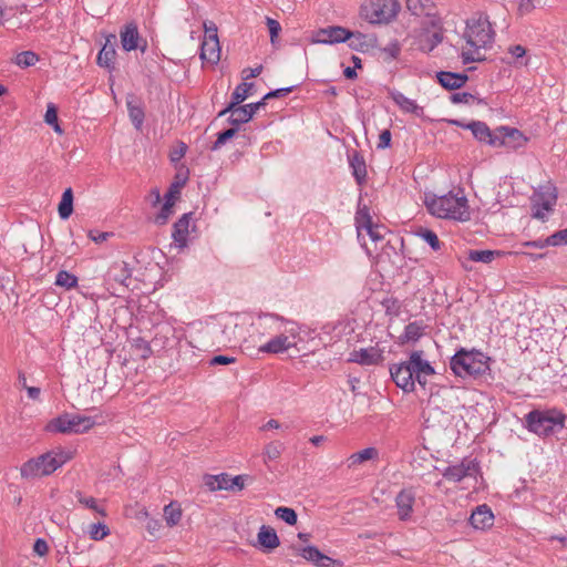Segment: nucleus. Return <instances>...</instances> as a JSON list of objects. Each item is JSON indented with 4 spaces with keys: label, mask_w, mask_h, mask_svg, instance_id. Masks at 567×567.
<instances>
[{
    "label": "nucleus",
    "mask_w": 567,
    "mask_h": 567,
    "mask_svg": "<svg viewBox=\"0 0 567 567\" xmlns=\"http://www.w3.org/2000/svg\"><path fill=\"white\" fill-rule=\"evenodd\" d=\"M495 32L486 16L478 14L466 22L465 45L462 48L464 63L485 60V51L492 47Z\"/></svg>",
    "instance_id": "obj_1"
},
{
    "label": "nucleus",
    "mask_w": 567,
    "mask_h": 567,
    "mask_svg": "<svg viewBox=\"0 0 567 567\" xmlns=\"http://www.w3.org/2000/svg\"><path fill=\"white\" fill-rule=\"evenodd\" d=\"M429 212L439 218L466 221L471 218L467 199L464 195L449 193L443 196L426 197Z\"/></svg>",
    "instance_id": "obj_2"
},
{
    "label": "nucleus",
    "mask_w": 567,
    "mask_h": 567,
    "mask_svg": "<svg viewBox=\"0 0 567 567\" xmlns=\"http://www.w3.org/2000/svg\"><path fill=\"white\" fill-rule=\"evenodd\" d=\"M566 417V414L557 409H536L526 414V429L540 437H548L565 427Z\"/></svg>",
    "instance_id": "obj_3"
},
{
    "label": "nucleus",
    "mask_w": 567,
    "mask_h": 567,
    "mask_svg": "<svg viewBox=\"0 0 567 567\" xmlns=\"http://www.w3.org/2000/svg\"><path fill=\"white\" fill-rule=\"evenodd\" d=\"M73 456L72 452L64 450L48 452L35 458L27 461L21 466L20 474L27 480L47 476L72 460Z\"/></svg>",
    "instance_id": "obj_4"
},
{
    "label": "nucleus",
    "mask_w": 567,
    "mask_h": 567,
    "mask_svg": "<svg viewBox=\"0 0 567 567\" xmlns=\"http://www.w3.org/2000/svg\"><path fill=\"white\" fill-rule=\"evenodd\" d=\"M284 320L275 316H266L259 322V327L264 330L279 332L267 343L260 346L259 351L266 353H281L296 346L295 338L297 331L295 328L281 331Z\"/></svg>",
    "instance_id": "obj_5"
},
{
    "label": "nucleus",
    "mask_w": 567,
    "mask_h": 567,
    "mask_svg": "<svg viewBox=\"0 0 567 567\" xmlns=\"http://www.w3.org/2000/svg\"><path fill=\"white\" fill-rule=\"evenodd\" d=\"M450 365L457 377H476L488 370V358L476 350L461 349L452 357Z\"/></svg>",
    "instance_id": "obj_6"
},
{
    "label": "nucleus",
    "mask_w": 567,
    "mask_h": 567,
    "mask_svg": "<svg viewBox=\"0 0 567 567\" xmlns=\"http://www.w3.org/2000/svg\"><path fill=\"white\" fill-rule=\"evenodd\" d=\"M396 0H365L360 8V16L372 24H388L392 22L399 11Z\"/></svg>",
    "instance_id": "obj_7"
},
{
    "label": "nucleus",
    "mask_w": 567,
    "mask_h": 567,
    "mask_svg": "<svg viewBox=\"0 0 567 567\" xmlns=\"http://www.w3.org/2000/svg\"><path fill=\"white\" fill-rule=\"evenodd\" d=\"M96 424L92 416L76 413H64L51 420L45 430L51 433L82 434L89 432Z\"/></svg>",
    "instance_id": "obj_8"
},
{
    "label": "nucleus",
    "mask_w": 567,
    "mask_h": 567,
    "mask_svg": "<svg viewBox=\"0 0 567 567\" xmlns=\"http://www.w3.org/2000/svg\"><path fill=\"white\" fill-rule=\"evenodd\" d=\"M557 195L553 186L540 187L532 197L533 217L544 220L546 214L553 210Z\"/></svg>",
    "instance_id": "obj_9"
},
{
    "label": "nucleus",
    "mask_w": 567,
    "mask_h": 567,
    "mask_svg": "<svg viewBox=\"0 0 567 567\" xmlns=\"http://www.w3.org/2000/svg\"><path fill=\"white\" fill-rule=\"evenodd\" d=\"M391 378L404 392L410 393L415 389V377L409 361L394 364L390 368Z\"/></svg>",
    "instance_id": "obj_10"
},
{
    "label": "nucleus",
    "mask_w": 567,
    "mask_h": 567,
    "mask_svg": "<svg viewBox=\"0 0 567 567\" xmlns=\"http://www.w3.org/2000/svg\"><path fill=\"white\" fill-rule=\"evenodd\" d=\"M478 473V465L474 460L464 458L458 464L446 467L443 476L450 482H461L466 477H475Z\"/></svg>",
    "instance_id": "obj_11"
},
{
    "label": "nucleus",
    "mask_w": 567,
    "mask_h": 567,
    "mask_svg": "<svg viewBox=\"0 0 567 567\" xmlns=\"http://www.w3.org/2000/svg\"><path fill=\"white\" fill-rule=\"evenodd\" d=\"M408 361L412 368L415 380L420 385L425 386L427 377L433 375L435 371L430 362L423 359V351H413Z\"/></svg>",
    "instance_id": "obj_12"
},
{
    "label": "nucleus",
    "mask_w": 567,
    "mask_h": 567,
    "mask_svg": "<svg viewBox=\"0 0 567 567\" xmlns=\"http://www.w3.org/2000/svg\"><path fill=\"white\" fill-rule=\"evenodd\" d=\"M350 35L351 31L343 27H328L316 32L313 42L322 44L341 43L346 42Z\"/></svg>",
    "instance_id": "obj_13"
},
{
    "label": "nucleus",
    "mask_w": 567,
    "mask_h": 567,
    "mask_svg": "<svg viewBox=\"0 0 567 567\" xmlns=\"http://www.w3.org/2000/svg\"><path fill=\"white\" fill-rule=\"evenodd\" d=\"M383 350L378 347L361 348L353 350L348 361L361 365H377L383 361Z\"/></svg>",
    "instance_id": "obj_14"
},
{
    "label": "nucleus",
    "mask_w": 567,
    "mask_h": 567,
    "mask_svg": "<svg viewBox=\"0 0 567 567\" xmlns=\"http://www.w3.org/2000/svg\"><path fill=\"white\" fill-rule=\"evenodd\" d=\"M121 44L125 51H132L140 49L143 53L146 51L147 43L143 41V44L140 43V33L137 25L135 23H127L120 32Z\"/></svg>",
    "instance_id": "obj_15"
},
{
    "label": "nucleus",
    "mask_w": 567,
    "mask_h": 567,
    "mask_svg": "<svg viewBox=\"0 0 567 567\" xmlns=\"http://www.w3.org/2000/svg\"><path fill=\"white\" fill-rule=\"evenodd\" d=\"M528 138L517 128L502 126L498 128V146L518 150L526 145Z\"/></svg>",
    "instance_id": "obj_16"
},
{
    "label": "nucleus",
    "mask_w": 567,
    "mask_h": 567,
    "mask_svg": "<svg viewBox=\"0 0 567 567\" xmlns=\"http://www.w3.org/2000/svg\"><path fill=\"white\" fill-rule=\"evenodd\" d=\"M415 503V493L412 489H402L395 497L396 514L400 520L411 518Z\"/></svg>",
    "instance_id": "obj_17"
},
{
    "label": "nucleus",
    "mask_w": 567,
    "mask_h": 567,
    "mask_svg": "<svg viewBox=\"0 0 567 567\" xmlns=\"http://www.w3.org/2000/svg\"><path fill=\"white\" fill-rule=\"evenodd\" d=\"M464 127L471 130L474 137L480 142H485L495 147L498 146V131L496 133H492L489 127L484 122L474 121L464 125Z\"/></svg>",
    "instance_id": "obj_18"
},
{
    "label": "nucleus",
    "mask_w": 567,
    "mask_h": 567,
    "mask_svg": "<svg viewBox=\"0 0 567 567\" xmlns=\"http://www.w3.org/2000/svg\"><path fill=\"white\" fill-rule=\"evenodd\" d=\"M470 524L475 529H487L494 524V514L487 505H480L472 512Z\"/></svg>",
    "instance_id": "obj_19"
},
{
    "label": "nucleus",
    "mask_w": 567,
    "mask_h": 567,
    "mask_svg": "<svg viewBox=\"0 0 567 567\" xmlns=\"http://www.w3.org/2000/svg\"><path fill=\"white\" fill-rule=\"evenodd\" d=\"M115 44H116V37L114 34H110L106 38L103 48L100 50V52L97 54L96 62L100 66L106 68L109 70L114 69L115 56H116Z\"/></svg>",
    "instance_id": "obj_20"
},
{
    "label": "nucleus",
    "mask_w": 567,
    "mask_h": 567,
    "mask_svg": "<svg viewBox=\"0 0 567 567\" xmlns=\"http://www.w3.org/2000/svg\"><path fill=\"white\" fill-rule=\"evenodd\" d=\"M200 59L210 64L220 60V45L218 38L205 37L200 48Z\"/></svg>",
    "instance_id": "obj_21"
},
{
    "label": "nucleus",
    "mask_w": 567,
    "mask_h": 567,
    "mask_svg": "<svg viewBox=\"0 0 567 567\" xmlns=\"http://www.w3.org/2000/svg\"><path fill=\"white\" fill-rule=\"evenodd\" d=\"M192 216V213L184 214L173 226L172 237L179 248L187 246Z\"/></svg>",
    "instance_id": "obj_22"
},
{
    "label": "nucleus",
    "mask_w": 567,
    "mask_h": 567,
    "mask_svg": "<svg viewBox=\"0 0 567 567\" xmlns=\"http://www.w3.org/2000/svg\"><path fill=\"white\" fill-rule=\"evenodd\" d=\"M443 41V31L441 28L433 30H423L419 34L417 48L423 52H431Z\"/></svg>",
    "instance_id": "obj_23"
},
{
    "label": "nucleus",
    "mask_w": 567,
    "mask_h": 567,
    "mask_svg": "<svg viewBox=\"0 0 567 567\" xmlns=\"http://www.w3.org/2000/svg\"><path fill=\"white\" fill-rule=\"evenodd\" d=\"M257 539L265 551H271L280 545V540L276 530L272 527L266 525H262L259 528Z\"/></svg>",
    "instance_id": "obj_24"
},
{
    "label": "nucleus",
    "mask_w": 567,
    "mask_h": 567,
    "mask_svg": "<svg viewBox=\"0 0 567 567\" xmlns=\"http://www.w3.org/2000/svg\"><path fill=\"white\" fill-rule=\"evenodd\" d=\"M229 113V123L233 125H239L247 123L251 120V113L250 110L248 111L245 105H234L228 104L226 109L219 112V116H224L225 114Z\"/></svg>",
    "instance_id": "obj_25"
},
{
    "label": "nucleus",
    "mask_w": 567,
    "mask_h": 567,
    "mask_svg": "<svg viewBox=\"0 0 567 567\" xmlns=\"http://www.w3.org/2000/svg\"><path fill=\"white\" fill-rule=\"evenodd\" d=\"M441 401L442 400H441V396L439 393L432 394L430 396L427 404L423 411L425 421L427 423H430L431 420L440 422V419H439L440 416L446 417V414H447L446 406H444V409H442L440 405Z\"/></svg>",
    "instance_id": "obj_26"
},
{
    "label": "nucleus",
    "mask_w": 567,
    "mask_h": 567,
    "mask_svg": "<svg viewBox=\"0 0 567 567\" xmlns=\"http://www.w3.org/2000/svg\"><path fill=\"white\" fill-rule=\"evenodd\" d=\"M436 76L440 84L449 90L460 89L467 81V75L461 73L441 71Z\"/></svg>",
    "instance_id": "obj_27"
},
{
    "label": "nucleus",
    "mask_w": 567,
    "mask_h": 567,
    "mask_svg": "<svg viewBox=\"0 0 567 567\" xmlns=\"http://www.w3.org/2000/svg\"><path fill=\"white\" fill-rule=\"evenodd\" d=\"M391 97L403 112L411 113L416 116L423 115V107L419 106L414 100L406 97L403 93L392 92Z\"/></svg>",
    "instance_id": "obj_28"
},
{
    "label": "nucleus",
    "mask_w": 567,
    "mask_h": 567,
    "mask_svg": "<svg viewBox=\"0 0 567 567\" xmlns=\"http://www.w3.org/2000/svg\"><path fill=\"white\" fill-rule=\"evenodd\" d=\"M204 484L210 492L231 489V486L229 485V474L227 473H221L218 475L207 474L204 476Z\"/></svg>",
    "instance_id": "obj_29"
},
{
    "label": "nucleus",
    "mask_w": 567,
    "mask_h": 567,
    "mask_svg": "<svg viewBox=\"0 0 567 567\" xmlns=\"http://www.w3.org/2000/svg\"><path fill=\"white\" fill-rule=\"evenodd\" d=\"M425 324L422 321L410 322L405 327L404 332L400 336L399 342L401 344L408 342H415L423 336Z\"/></svg>",
    "instance_id": "obj_30"
},
{
    "label": "nucleus",
    "mask_w": 567,
    "mask_h": 567,
    "mask_svg": "<svg viewBox=\"0 0 567 567\" xmlns=\"http://www.w3.org/2000/svg\"><path fill=\"white\" fill-rule=\"evenodd\" d=\"M300 555L308 561L313 563L319 567H327L332 559L323 555L317 547L307 546L300 550Z\"/></svg>",
    "instance_id": "obj_31"
},
{
    "label": "nucleus",
    "mask_w": 567,
    "mask_h": 567,
    "mask_svg": "<svg viewBox=\"0 0 567 567\" xmlns=\"http://www.w3.org/2000/svg\"><path fill=\"white\" fill-rule=\"evenodd\" d=\"M379 457V451L375 447H367L359 452L351 454L347 462L349 467L363 464L364 462L377 460Z\"/></svg>",
    "instance_id": "obj_32"
},
{
    "label": "nucleus",
    "mask_w": 567,
    "mask_h": 567,
    "mask_svg": "<svg viewBox=\"0 0 567 567\" xmlns=\"http://www.w3.org/2000/svg\"><path fill=\"white\" fill-rule=\"evenodd\" d=\"M284 451L285 444L280 441L267 443L262 451L264 463L268 465L270 462L279 460Z\"/></svg>",
    "instance_id": "obj_33"
},
{
    "label": "nucleus",
    "mask_w": 567,
    "mask_h": 567,
    "mask_svg": "<svg viewBox=\"0 0 567 567\" xmlns=\"http://www.w3.org/2000/svg\"><path fill=\"white\" fill-rule=\"evenodd\" d=\"M350 166L357 183L362 185L367 178V166L363 157L358 153H354L350 158Z\"/></svg>",
    "instance_id": "obj_34"
},
{
    "label": "nucleus",
    "mask_w": 567,
    "mask_h": 567,
    "mask_svg": "<svg viewBox=\"0 0 567 567\" xmlns=\"http://www.w3.org/2000/svg\"><path fill=\"white\" fill-rule=\"evenodd\" d=\"M349 47L358 50L363 51L368 48H370L375 39L371 35L363 34L361 32H351V35L348 38Z\"/></svg>",
    "instance_id": "obj_35"
},
{
    "label": "nucleus",
    "mask_w": 567,
    "mask_h": 567,
    "mask_svg": "<svg viewBox=\"0 0 567 567\" xmlns=\"http://www.w3.org/2000/svg\"><path fill=\"white\" fill-rule=\"evenodd\" d=\"M406 8L414 16H430L433 2L431 0H406Z\"/></svg>",
    "instance_id": "obj_36"
},
{
    "label": "nucleus",
    "mask_w": 567,
    "mask_h": 567,
    "mask_svg": "<svg viewBox=\"0 0 567 567\" xmlns=\"http://www.w3.org/2000/svg\"><path fill=\"white\" fill-rule=\"evenodd\" d=\"M561 244H567V228L555 233L549 236L545 241H530L526 243V246H532L536 248H543L547 246H558Z\"/></svg>",
    "instance_id": "obj_37"
},
{
    "label": "nucleus",
    "mask_w": 567,
    "mask_h": 567,
    "mask_svg": "<svg viewBox=\"0 0 567 567\" xmlns=\"http://www.w3.org/2000/svg\"><path fill=\"white\" fill-rule=\"evenodd\" d=\"M58 212L62 219H68L73 213V192L71 188L63 192Z\"/></svg>",
    "instance_id": "obj_38"
},
{
    "label": "nucleus",
    "mask_w": 567,
    "mask_h": 567,
    "mask_svg": "<svg viewBox=\"0 0 567 567\" xmlns=\"http://www.w3.org/2000/svg\"><path fill=\"white\" fill-rule=\"evenodd\" d=\"M182 515V508L175 502H172L164 507V519L169 527L176 526L181 522Z\"/></svg>",
    "instance_id": "obj_39"
},
{
    "label": "nucleus",
    "mask_w": 567,
    "mask_h": 567,
    "mask_svg": "<svg viewBox=\"0 0 567 567\" xmlns=\"http://www.w3.org/2000/svg\"><path fill=\"white\" fill-rule=\"evenodd\" d=\"M75 497L78 498V502L83 505L86 508H90L101 515L102 517H105L106 511L104 507L99 506L96 498L93 496H85L82 492L76 491Z\"/></svg>",
    "instance_id": "obj_40"
},
{
    "label": "nucleus",
    "mask_w": 567,
    "mask_h": 567,
    "mask_svg": "<svg viewBox=\"0 0 567 567\" xmlns=\"http://www.w3.org/2000/svg\"><path fill=\"white\" fill-rule=\"evenodd\" d=\"M54 284L58 287H62L65 288L66 290H70L78 286V278L76 276L68 272L66 270H60L55 276Z\"/></svg>",
    "instance_id": "obj_41"
},
{
    "label": "nucleus",
    "mask_w": 567,
    "mask_h": 567,
    "mask_svg": "<svg viewBox=\"0 0 567 567\" xmlns=\"http://www.w3.org/2000/svg\"><path fill=\"white\" fill-rule=\"evenodd\" d=\"M252 83L243 82L236 86L235 91L231 94V101L229 104L238 105L244 102L250 94V90L252 89Z\"/></svg>",
    "instance_id": "obj_42"
},
{
    "label": "nucleus",
    "mask_w": 567,
    "mask_h": 567,
    "mask_svg": "<svg viewBox=\"0 0 567 567\" xmlns=\"http://www.w3.org/2000/svg\"><path fill=\"white\" fill-rule=\"evenodd\" d=\"M372 218L370 216L369 209L364 207H360L355 214V226L358 230V236L362 235V231L372 225Z\"/></svg>",
    "instance_id": "obj_43"
},
{
    "label": "nucleus",
    "mask_w": 567,
    "mask_h": 567,
    "mask_svg": "<svg viewBox=\"0 0 567 567\" xmlns=\"http://www.w3.org/2000/svg\"><path fill=\"white\" fill-rule=\"evenodd\" d=\"M501 252L497 250H470L468 260L474 262L489 264L494 260L495 256Z\"/></svg>",
    "instance_id": "obj_44"
},
{
    "label": "nucleus",
    "mask_w": 567,
    "mask_h": 567,
    "mask_svg": "<svg viewBox=\"0 0 567 567\" xmlns=\"http://www.w3.org/2000/svg\"><path fill=\"white\" fill-rule=\"evenodd\" d=\"M39 61V55L33 51H23L16 55L14 63L20 68H29Z\"/></svg>",
    "instance_id": "obj_45"
},
{
    "label": "nucleus",
    "mask_w": 567,
    "mask_h": 567,
    "mask_svg": "<svg viewBox=\"0 0 567 567\" xmlns=\"http://www.w3.org/2000/svg\"><path fill=\"white\" fill-rule=\"evenodd\" d=\"M110 535V528L105 523H93L89 526V536L92 540H102Z\"/></svg>",
    "instance_id": "obj_46"
},
{
    "label": "nucleus",
    "mask_w": 567,
    "mask_h": 567,
    "mask_svg": "<svg viewBox=\"0 0 567 567\" xmlns=\"http://www.w3.org/2000/svg\"><path fill=\"white\" fill-rule=\"evenodd\" d=\"M416 235L427 243L433 250L437 251L441 249V241L433 230L421 228Z\"/></svg>",
    "instance_id": "obj_47"
},
{
    "label": "nucleus",
    "mask_w": 567,
    "mask_h": 567,
    "mask_svg": "<svg viewBox=\"0 0 567 567\" xmlns=\"http://www.w3.org/2000/svg\"><path fill=\"white\" fill-rule=\"evenodd\" d=\"M275 515L277 516V518L284 520L288 525H295L298 518L295 509L284 506L277 507L275 509Z\"/></svg>",
    "instance_id": "obj_48"
},
{
    "label": "nucleus",
    "mask_w": 567,
    "mask_h": 567,
    "mask_svg": "<svg viewBox=\"0 0 567 567\" xmlns=\"http://www.w3.org/2000/svg\"><path fill=\"white\" fill-rule=\"evenodd\" d=\"M132 347L142 359H147L152 354V349L148 342L143 338L134 339Z\"/></svg>",
    "instance_id": "obj_49"
},
{
    "label": "nucleus",
    "mask_w": 567,
    "mask_h": 567,
    "mask_svg": "<svg viewBox=\"0 0 567 567\" xmlns=\"http://www.w3.org/2000/svg\"><path fill=\"white\" fill-rule=\"evenodd\" d=\"M130 117L136 128H140L144 121V112L140 106L133 105L131 102L127 103Z\"/></svg>",
    "instance_id": "obj_50"
},
{
    "label": "nucleus",
    "mask_w": 567,
    "mask_h": 567,
    "mask_svg": "<svg viewBox=\"0 0 567 567\" xmlns=\"http://www.w3.org/2000/svg\"><path fill=\"white\" fill-rule=\"evenodd\" d=\"M173 202H171L169 199L165 200L161 212L155 217V223L157 225H165L167 223L169 216L173 213Z\"/></svg>",
    "instance_id": "obj_51"
},
{
    "label": "nucleus",
    "mask_w": 567,
    "mask_h": 567,
    "mask_svg": "<svg viewBox=\"0 0 567 567\" xmlns=\"http://www.w3.org/2000/svg\"><path fill=\"white\" fill-rule=\"evenodd\" d=\"M238 130L236 127L228 128L218 134L217 140L212 146L213 151H217L221 145H224L228 140L233 138L237 134Z\"/></svg>",
    "instance_id": "obj_52"
},
{
    "label": "nucleus",
    "mask_w": 567,
    "mask_h": 567,
    "mask_svg": "<svg viewBox=\"0 0 567 567\" xmlns=\"http://www.w3.org/2000/svg\"><path fill=\"white\" fill-rule=\"evenodd\" d=\"M187 151V145L183 142L177 143V145L171 151L169 158L172 162L181 161Z\"/></svg>",
    "instance_id": "obj_53"
},
{
    "label": "nucleus",
    "mask_w": 567,
    "mask_h": 567,
    "mask_svg": "<svg viewBox=\"0 0 567 567\" xmlns=\"http://www.w3.org/2000/svg\"><path fill=\"white\" fill-rule=\"evenodd\" d=\"M371 240L379 241L383 238V231L384 228L382 226H379L377 224L370 225L368 228L364 229Z\"/></svg>",
    "instance_id": "obj_54"
},
{
    "label": "nucleus",
    "mask_w": 567,
    "mask_h": 567,
    "mask_svg": "<svg viewBox=\"0 0 567 567\" xmlns=\"http://www.w3.org/2000/svg\"><path fill=\"white\" fill-rule=\"evenodd\" d=\"M266 23L269 29L270 41H271V43H275L276 38L278 37L279 32L281 31L280 23L277 20L271 19V18H267Z\"/></svg>",
    "instance_id": "obj_55"
},
{
    "label": "nucleus",
    "mask_w": 567,
    "mask_h": 567,
    "mask_svg": "<svg viewBox=\"0 0 567 567\" xmlns=\"http://www.w3.org/2000/svg\"><path fill=\"white\" fill-rule=\"evenodd\" d=\"M33 553L40 557H44L49 553V545L45 539L38 538L33 544Z\"/></svg>",
    "instance_id": "obj_56"
},
{
    "label": "nucleus",
    "mask_w": 567,
    "mask_h": 567,
    "mask_svg": "<svg viewBox=\"0 0 567 567\" xmlns=\"http://www.w3.org/2000/svg\"><path fill=\"white\" fill-rule=\"evenodd\" d=\"M58 121V110L53 103H49L47 112L44 114V122L49 124H55Z\"/></svg>",
    "instance_id": "obj_57"
},
{
    "label": "nucleus",
    "mask_w": 567,
    "mask_h": 567,
    "mask_svg": "<svg viewBox=\"0 0 567 567\" xmlns=\"http://www.w3.org/2000/svg\"><path fill=\"white\" fill-rule=\"evenodd\" d=\"M452 102L453 103H472L473 101L476 100V97L470 93H455L452 95L451 97Z\"/></svg>",
    "instance_id": "obj_58"
},
{
    "label": "nucleus",
    "mask_w": 567,
    "mask_h": 567,
    "mask_svg": "<svg viewBox=\"0 0 567 567\" xmlns=\"http://www.w3.org/2000/svg\"><path fill=\"white\" fill-rule=\"evenodd\" d=\"M229 485L231 486L230 491H241L245 487V476L244 475H237L235 477H231L229 475Z\"/></svg>",
    "instance_id": "obj_59"
},
{
    "label": "nucleus",
    "mask_w": 567,
    "mask_h": 567,
    "mask_svg": "<svg viewBox=\"0 0 567 567\" xmlns=\"http://www.w3.org/2000/svg\"><path fill=\"white\" fill-rule=\"evenodd\" d=\"M391 143V132L389 130H384L379 135L378 148H386Z\"/></svg>",
    "instance_id": "obj_60"
},
{
    "label": "nucleus",
    "mask_w": 567,
    "mask_h": 567,
    "mask_svg": "<svg viewBox=\"0 0 567 567\" xmlns=\"http://www.w3.org/2000/svg\"><path fill=\"white\" fill-rule=\"evenodd\" d=\"M236 361V359L234 357H228V355H215L210 360V364L212 365H217V364H230V363H234Z\"/></svg>",
    "instance_id": "obj_61"
},
{
    "label": "nucleus",
    "mask_w": 567,
    "mask_h": 567,
    "mask_svg": "<svg viewBox=\"0 0 567 567\" xmlns=\"http://www.w3.org/2000/svg\"><path fill=\"white\" fill-rule=\"evenodd\" d=\"M161 527V522L155 518L148 519L146 524V529L151 535H156L159 532Z\"/></svg>",
    "instance_id": "obj_62"
},
{
    "label": "nucleus",
    "mask_w": 567,
    "mask_h": 567,
    "mask_svg": "<svg viewBox=\"0 0 567 567\" xmlns=\"http://www.w3.org/2000/svg\"><path fill=\"white\" fill-rule=\"evenodd\" d=\"M179 187L181 185L178 183L173 184L167 194L165 195V200L169 199L171 202H173V204H175V200L179 195Z\"/></svg>",
    "instance_id": "obj_63"
},
{
    "label": "nucleus",
    "mask_w": 567,
    "mask_h": 567,
    "mask_svg": "<svg viewBox=\"0 0 567 567\" xmlns=\"http://www.w3.org/2000/svg\"><path fill=\"white\" fill-rule=\"evenodd\" d=\"M508 52L514 56V58H523L525 54H526V49L520 45V44H516V45H512L508 48Z\"/></svg>",
    "instance_id": "obj_64"
}]
</instances>
